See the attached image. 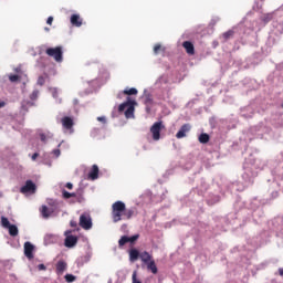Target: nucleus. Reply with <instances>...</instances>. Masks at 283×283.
I'll list each match as a JSON object with an SVG mask.
<instances>
[{"label": "nucleus", "mask_w": 283, "mask_h": 283, "mask_svg": "<svg viewBox=\"0 0 283 283\" xmlns=\"http://www.w3.org/2000/svg\"><path fill=\"white\" fill-rule=\"evenodd\" d=\"M146 103H151V99H150V98H147V99H146Z\"/></svg>", "instance_id": "nucleus-43"}, {"label": "nucleus", "mask_w": 283, "mask_h": 283, "mask_svg": "<svg viewBox=\"0 0 283 283\" xmlns=\"http://www.w3.org/2000/svg\"><path fill=\"white\" fill-rule=\"evenodd\" d=\"M40 139L42 140V143H45L46 140L45 134H40Z\"/></svg>", "instance_id": "nucleus-37"}, {"label": "nucleus", "mask_w": 283, "mask_h": 283, "mask_svg": "<svg viewBox=\"0 0 283 283\" xmlns=\"http://www.w3.org/2000/svg\"><path fill=\"white\" fill-rule=\"evenodd\" d=\"M20 191L22 193H35L36 185L32 182V180H27L25 185L21 187Z\"/></svg>", "instance_id": "nucleus-7"}, {"label": "nucleus", "mask_w": 283, "mask_h": 283, "mask_svg": "<svg viewBox=\"0 0 283 283\" xmlns=\"http://www.w3.org/2000/svg\"><path fill=\"white\" fill-rule=\"evenodd\" d=\"M8 230H9V234L12 238H17V235H19V228H17V226L11 224V226L8 227Z\"/></svg>", "instance_id": "nucleus-18"}, {"label": "nucleus", "mask_w": 283, "mask_h": 283, "mask_svg": "<svg viewBox=\"0 0 283 283\" xmlns=\"http://www.w3.org/2000/svg\"><path fill=\"white\" fill-rule=\"evenodd\" d=\"M133 283H143L138 281L136 271L133 273Z\"/></svg>", "instance_id": "nucleus-32"}, {"label": "nucleus", "mask_w": 283, "mask_h": 283, "mask_svg": "<svg viewBox=\"0 0 283 283\" xmlns=\"http://www.w3.org/2000/svg\"><path fill=\"white\" fill-rule=\"evenodd\" d=\"M165 129L163 122H156L150 127V134L153 135V140H160V132Z\"/></svg>", "instance_id": "nucleus-4"}, {"label": "nucleus", "mask_w": 283, "mask_h": 283, "mask_svg": "<svg viewBox=\"0 0 283 283\" xmlns=\"http://www.w3.org/2000/svg\"><path fill=\"white\" fill-rule=\"evenodd\" d=\"M38 269L39 271H46L48 268L45 266V264L42 263L38 265Z\"/></svg>", "instance_id": "nucleus-34"}, {"label": "nucleus", "mask_w": 283, "mask_h": 283, "mask_svg": "<svg viewBox=\"0 0 283 283\" xmlns=\"http://www.w3.org/2000/svg\"><path fill=\"white\" fill-rule=\"evenodd\" d=\"M38 85L43 86L45 85V76L41 75L38 77Z\"/></svg>", "instance_id": "nucleus-28"}, {"label": "nucleus", "mask_w": 283, "mask_h": 283, "mask_svg": "<svg viewBox=\"0 0 283 283\" xmlns=\"http://www.w3.org/2000/svg\"><path fill=\"white\" fill-rule=\"evenodd\" d=\"M139 258L144 264H149V262L154 261V256H151L147 251L142 252Z\"/></svg>", "instance_id": "nucleus-13"}, {"label": "nucleus", "mask_w": 283, "mask_h": 283, "mask_svg": "<svg viewBox=\"0 0 283 283\" xmlns=\"http://www.w3.org/2000/svg\"><path fill=\"white\" fill-rule=\"evenodd\" d=\"M97 120H99L101 123H105V117H97Z\"/></svg>", "instance_id": "nucleus-40"}, {"label": "nucleus", "mask_w": 283, "mask_h": 283, "mask_svg": "<svg viewBox=\"0 0 283 283\" xmlns=\"http://www.w3.org/2000/svg\"><path fill=\"white\" fill-rule=\"evenodd\" d=\"M41 213L43 218H50V216H52V210H50L48 206H42Z\"/></svg>", "instance_id": "nucleus-20"}, {"label": "nucleus", "mask_w": 283, "mask_h": 283, "mask_svg": "<svg viewBox=\"0 0 283 283\" xmlns=\"http://www.w3.org/2000/svg\"><path fill=\"white\" fill-rule=\"evenodd\" d=\"M191 132V125L189 124H184L180 129L178 130V133L176 134V138L180 139V138H185L187 136V133Z\"/></svg>", "instance_id": "nucleus-9"}, {"label": "nucleus", "mask_w": 283, "mask_h": 283, "mask_svg": "<svg viewBox=\"0 0 283 283\" xmlns=\"http://www.w3.org/2000/svg\"><path fill=\"white\" fill-rule=\"evenodd\" d=\"M139 235L135 234L133 237H128V242H130V244H134V242H136V240H138Z\"/></svg>", "instance_id": "nucleus-30"}, {"label": "nucleus", "mask_w": 283, "mask_h": 283, "mask_svg": "<svg viewBox=\"0 0 283 283\" xmlns=\"http://www.w3.org/2000/svg\"><path fill=\"white\" fill-rule=\"evenodd\" d=\"M209 140H210L209 134L202 133L199 136V143H201L202 145H207V143H209Z\"/></svg>", "instance_id": "nucleus-19"}, {"label": "nucleus", "mask_w": 283, "mask_h": 283, "mask_svg": "<svg viewBox=\"0 0 283 283\" xmlns=\"http://www.w3.org/2000/svg\"><path fill=\"white\" fill-rule=\"evenodd\" d=\"M80 227L85 229V231H90V229H92V218H90V214H81Z\"/></svg>", "instance_id": "nucleus-6"}, {"label": "nucleus", "mask_w": 283, "mask_h": 283, "mask_svg": "<svg viewBox=\"0 0 283 283\" xmlns=\"http://www.w3.org/2000/svg\"><path fill=\"white\" fill-rule=\"evenodd\" d=\"M53 95H56V91H54Z\"/></svg>", "instance_id": "nucleus-45"}, {"label": "nucleus", "mask_w": 283, "mask_h": 283, "mask_svg": "<svg viewBox=\"0 0 283 283\" xmlns=\"http://www.w3.org/2000/svg\"><path fill=\"white\" fill-rule=\"evenodd\" d=\"M271 19H273L272 14H266V15L263 17L264 23H269V21H271Z\"/></svg>", "instance_id": "nucleus-31"}, {"label": "nucleus", "mask_w": 283, "mask_h": 283, "mask_svg": "<svg viewBox=\"0 0 283 283\" xmlns=\"http://www.w3.org/2000/svg\"><path fill=\"white\" fill-rule=\"evenodd\" d=\"M233 34H235V32H233V30H229V31L223 33V39L226 41H229V39H231L233 36Z\"/></svg>", "instance_id": "nucleus-24"}, {"label": "nucleus", "mask_w": 283, "mask_h": 283, "mask_svg": "<svg viewBox=\"0 0 283 283\" xmlns=\"http://www.w3.org/2000/svg\"><path fill=\"white\" fill-rule=\"evenodd\" d=\"M53 21H54V18L49 17L48 20H46L48 25H52Z\"/></svg>", "instance_id": "nucleus-35"}, {"label": "nucleus", "mask_w": 283, "mask_h": 283, "mask_svg": "<svg viewBox=\"0 0 283 283\" xmlns=\"http://www.w3.org/2000/svg\"><path fill=\"white\" fill-rule=\"evenodd\" d=\"M146 265H147V269H148V271H151V273L154 274V275H156V273H158V266H156V261H149L148 263H146Z\"/></svg>", "instance_id": "nucleus-17"}, {"label": "nucleus", "mask_w": 283, "mask_h": 283, "mask_svg": "<svg viewBox=\"0 0 283 283\" xmlns=\"http://www.w3.org/2000/svg\"><path fill=\"white\" fill-rule=\"evenodd\" d=\"M48 56H51L56 63H63V46L49 48L45 51Z\"/></svg>", "instance_id": "nucleus-3"}, {"label": "nucleus", "mask_w": 283, "mask_h": 283, "mask_svg": "<svg viewBox=\"0 0 283 283\" xmlns=\"http://www.w3.org/2000/svg\"><path fill=\"white\" fill-rule=\"evenodd\" d=\"M6 107V102H0V108Z\"/></svg>", "instance_id": "nucleus-41"}, {"label": "nucleus", "mask_w": 283, "mask_h": 283, "mask_svg": "<svg viewBox=\"0 0 283 283\" xmlns=\"http://www.w3.org/2000/svg\"><path fill=\"white\" fill-rule=\"evenodd\" d=\"M39 156V153H34L31 157V160H36V157Z\"/></svg>", "instance_id": "nucleus-39"}, {"label": "nucleus", "mask_w": 283, "mask_h": 283, "mask_svg": "<svg viewBox=\"0 0 283 283\" xmlns=\"http://www.w3.org/2000/svg\"><path fill=\"white\" fill-rule=\"evenodd\" d=\"M134 218V209H128L123 201H115L112 205L113 222H120V220H132Z\"/></svg>", "instance_id": "nucleus-2"}, {"label": "nucleus", "mask_w": 283, "mask_h": 283, "mask_svg": "<svg viewBox=\"0 0 283 283\" xmlns=\"http://www.w3.org/2000/svg\"><path fill=\"white\" fill-rule=\"evenodd\" d=\"M30 98L31 101H36V98H39V91L38 90L33 91L30 95Z\"/></svg>", "instance_id": "nucleus-29"}, {"label": "nucleus", "mask_w": 283, "mask_h": 283, "mask_svg": "<svg viewBox=\"0 0 283 283\" xmlns=\"http://www.w3.org/2000/svg\"><path fill=\"white\" fill-rule=\"evenodd\" d=\"M160 52H165V48H163V45L160 44H155L154 46V54H160Z\"/></svg>", "instance_id": "nucleus-21"}, {"label": "nucleus", "mask_w": 283, "mask_h": 283, "mask_svg": "<svg viewBox=\"0 0 283 283\" xmlns=\"http://www.w3.org/2000/svg\"><path fill=\"white\" fill-rule=\"evenodd\" d=\"M62 126L69 134H72L74 132V118L70 116H65L61 119Z\"/></svg>", "instance_id": "nucleus-5"}, {"label": "nucleus", "mask_w": 283, "mask_h": 283, "mask_svg": "<svg viewBox=\"0 0 283 283\" xmlns=\"http://www.w3.org/2000/svg\"><path fill=\"white\" fill-rule=\"evenodd\" d=\"M65 282L72 283V282H76V277L74 276V274H66L64 276Z\"/></svg>", "instance_id": "nucleus-26"}, {"label": "nucleus", "mask_w": 283, "mask_h": 283, "mask_svg": "<svg viewBox=\"0 0 283 283\" xmlns=\"http://www.w3.org/2000/svg\"><path fill=\"white\" fill-rule=\"evenodd\" d=\"M52 154L55 156V158H59V156H61V149H54Z\"/></svg>", "instance_id": "nucleus-33"}, {"label": "nucleus", "mask_w": 283, "mask_h": 283, "mask_svg": "<svg viewBox=\"0 0 283 283\" xmlns=\"http://www.w3.org/2000/svg\"><path fill=\"white\" fill-rule=\"evenodd\" d=\"M77 242H78V237L71 234L65 238V247H67V249H72V247H76Z\"/></svg>", "instance_id": "nucleus-12"}, {"label": "nucleus", "mask_w": 283, "mask_h": 283, "mask_svg": "<svg viewBox=\"0 0 283 283\" xmlns=\"http://www.w3.org/2000/svg\"><path fill=\"white\" fill-rule=\"evenodd\" d=\"M117 98H120V95H118Z\"/></svg>", "instance_id": "nucleus-46"}, {"label": "nucleus", "mask_w": 283, "mask_h": 283, "mask_svg": "<svg viewBox=\"0 0 283 283\" xmlns=\"http://www.w3.org/2000/svg\"><path fill=\"white\" fill-rule=\"evenodd\" d=\"M123 94L127 96L126 102L122 103L118 106V112L125 111V118H134V112H136V105L138 103L136 102V98L132 96H138V90L137 88H125L123 91ZM129 95V96H128Z\"/></svg>", "instance_id": "nucleus-1"}, {"label": "nucleus", "mask_w": 283, "mask_h": 283, "mask_svg": "<svg viewBox=\"0 0 283 283\" xmlns=\"http://www.w3.org/2000/svg\"><path fill=\"white\" fill-rule=\"evenodd\" d=\"M98 166L93 165L91 171L88 172V178L91 180H97L98 179Z\"/></svg>", "instance_id": "nucleus-15"}, {"label": "nucleus", "mask_w": 283, "mask_h": 283, "mask_svg": "<svg viewBox=\"0 0 283 283\" xmlns=\"http://www.w3.org/2000/svg\"><path fill=\"white\" fill-rule=\"evenodd\" d=\"M55 271L57 275H63V273L67 271V262L63 260L57 261V263L55 264Z\"/></svg>", "instance_id": "nucleus-10"}, {"label": "nucleus", "mask_w": 283, "mask_h": 283, "mask_svg": "<svg viewBox=\"0 0 283 283\" xmlns=\"http://www.w3.org/2000/svg\"><path fill=\"white\" fill-rule=\"evenodd\" d=\"M24 255L28 260L34 259V245L31 244L29 241L24 243Z\"/></svg>", "instance_id": "nucleus-8"}, {"label": "nucleus", "mask_w": 283, "mask_h": 283, "mask_svg": "<svg viewBox=\"0 0 283 283\" xmlns=\"http://www.w3.org/2000/svg\"><path fill=\"white\" fill-rule=\"evenodd\" d=\"M70 224H71V227H73V228L78 227V223H77L76 221H74V220H71Z\"/></svg>", "instance_id": "nucleus-36"}, {"label": "nucleus", "mask_w": 283, "mask_h": 283, "mask_svg": "<svg viewBox=\"0 0 283 283\" xmlns=\"http://www.w3.org/2000/svg\"><path fill=\"white\" fill-rule=\"evenodd\" d=\"M280 275H283V269L279 270Z\"/></svg>", "instance_id": "nucleus-42"}, {"label": "nucleus", "mask_w": 283, "mask_h": 283, "mask_svg": "<svg viewBox=\"0 0 283 283\" xmlns=\"http://www.w3.org/2000/svg\"><path fill=\"white\" fill-rule=\"evenodd\" d=\"M140 258V252L137 249L129 250V261L136 262Z\"/></svg>", "instance_id": "nucleus-16"}, {"label": "nucleus", "mask_w": 283, "mask_h": 283, "mask_svg": "<svg viewBox=\"0 0 283 283\" xmlns=\"http://www.w3.org/2000/svg\"><path fill=\"white\" fill-rule=\"evenodd\" d=\"M1 224L4 229H8L11 226L10 220H8L6 217H1Z\"/></svg>", "instance_id": "nucleus-25"}, {"label": "nucleus", "mask_w": 283, "mask_h": 283, "mask_svg": "<svg viewBox=\"0 0 283 283\" xmlns=\"http://www.w3.org/2000/svg\"><path fill=\"white\" fill-rule=\"evenodd\" d=\"M45 30L49 32L50 31V29L49 28H45Z\"/></svg>", "instance_id": "nucleus-44"}, {"label": "nucleus", "mask_w": 283, "mask_h": 283, "mask_svg": "<svg viewBox=\"0 0 283 283\" xmlns=\"http://www.w3.org/2000/svg\"><path fill=\"white\" fill-rule=\"evenodd\" d=\"M71 23L72 25H75V28H81L83 25V21H81V15L80 14L71 15Z\"/></svg>", "instance_id": "nucleus-14"}, {"label": "nucleus", "mask_w": 283, "mask_h": 283, "mask_svg": "<svg viewBox=\"0 0 283 283\" xmlns=\"http://www.w3.org/2000/svg\"><path fill=\"white\" fill-rule=\"evenodd\" d=\"M20 78H21V76H19V75H9V81L11 83H17Z\"/></svg>", "instance_id": "nucleus-27"}, {"label": "nucleus", "mask_w": 283, "mask_h": 283, "mask_svg": "<svg viewBox=\"0 0 283 283\" xmlns=\"http://www.w3.org/2000/svg\"><path fill=\"white\" fill-rule=\"evenodd\" d=\"M66 189H74V185H72V182H67L66 184Z\"/></svg>", "instance_id": "nucleus-38"}, {"label": "nucleus", "mask_w": 283, "mask_h": 283, "mask_svg": "<svg viewBox=\"0 0 283 283\" xmlns=\"http://www.w3.org/2000/svg\"><path fill=\"white\" fill-rule=\"evenodd\" d=\"M182 48L186 50L187 54H189V56H193V54H196V48L193 46V43L190 41H185L182 43Z\"/></svg>", "instance_id": "nucleus-11"}, {"label": "nucleus", "mask_w": 283, "mask_h": 283, "mask_svg": "<svg viewBox=\"0 0 283 283\" xmlns=\"http://www.w3.org/2000/svg\"><path fill=\"white\" fill-rule=\"evenodd\" d=\"M127 242H129V237L123 235V237L119 239L118 244H119V247H125V244H127Z\"/></svg>", "instance_id": "nucleus-23"}, {"label": "nucleus", "mask_w": 283, "mask_h": 283, "mask_svg": "<svg viewBox=\"0 0 283 283\" xmlns=\"http://www.w3.org/2000/svg\"><path fill=\"white\" fill-rule=\"evenodd\" d=\"M62 195H63V198H65L66 200H69V198H76V193L69 192L66 190H63Z\"/></svg>", "instance_id": "nucleus-22"}]
</instances>
